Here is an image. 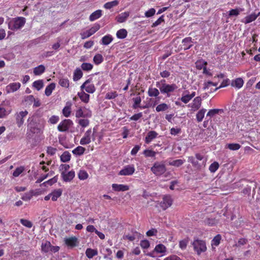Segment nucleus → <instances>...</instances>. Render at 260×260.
<instances>
[{
    "label": "nucleus",
    "mask_w": 260,
    "mask_h": 260,
    "mask_svg": "<svg viewBox=\"0 0 260 260\" xmlns=\"http://www.w3.org/2000/svg\"><path fill=\"white\" fill-rule=\"evenodd\" d=\"M156 86L159 88L160 93L163 94H167V97H170L171 93L178 88V86L176 84H167L164 79L161 80L159 82H156Z\"/></svg>",
    "instance_id": "obj_1"
},
{
    "label": "nucleus",
    "mask_w": 260,
    "mask_h": 260,
    "mask_svg": "<svg viewBox=\"0 0 260 260\" xmlns=\"http://www.w3.org/2000/svg\"><path fill=\"white\" fill-rule=\"evenodd\" d=\"M188 161L190 162L194 168L201 169L205 167L207 158L200 153H196L195 157L188 156Z\"/></svg>",
    "instance_id": "obj_2"
},
{
    "label": "nucleus",
    "mask_w": 260,
    "mask_h": 260,
    "mask_svg": "<svg viewBox=\"0 0 260 260\" xmlns=\"http://www.w3.org/2000/svg\"><path fill=\"white\" fill-rule=\"evenodd\" d=\"M27 130L32 134H38L41 131V128L40 126V120L35 116H32L27 119Z\"/></svg>",
    "instance_id": "obj_3"
},
{
    "label": "nucleus",
    "mask_w": 260,
    "mask_h": 260,
    "mask_svg": "<svg viewBox=\"0 0 260 260\" xmlns=\"http://www.w3.org/2000/svg\"><path fill=\"white\" fill-rule=\"evenodd\" d=\"M26 22L24 17H18L10 21L8 24L9 28L11 30L18 29L22 27Z\"/></svg>",
    "instance_id": "obj_4"
},
{
    "label": "nucleus",
    "mask_w": 260,
    "mask_h": 260,
    "mask_svg": "<svg viewBox=\"0 0 260 260\" xmlns=\"http://www.w3.org/2000/svg\"><path fill=\"white\" fill-rule=\"evenodd\" d=\"M194 250L197 252L198 255L207 250L206 242L202 240L196 239L192 242Z\"/></svg>",
    "instance_id": "obj_5"
},
{
    "label": "nucleus",
    "mask_w": 260,
    "mask_h": 260,
    "mask_svg": "<svg viewBox=\"0 0 260 260\" xmlns=\"http://www.w3.org/2000/svg\"><path fill=\"white\" fill-rule=\"evenodd\" d=\"M151 171L156 176L163 174L167 170L164 162H155L151 168Z\"/></svg>",
    "instance_id": "obj_6"
},
{
    "label": "nucleus",
    "mask_w": 260,
    "mask_h": 260,
    "mask_svg": "<svg viewBox=\"0 0 260 260\" xmlns=\"http://www.w3.org/2000/svg\"><path fill=\"white\" fill-rule=\"evenodd\" d=\"M76 117L80 118H90L92 116V112L88 109L86 108L79 107L78 110L76 111L75 113Z\"/></svg>",
    "instance_id": "obj_7"
},
{
    "label": "nucleus",
    "mask_w": 260,
    "mask_h": 260,
    "mask_svg": "<svg viewBox=\"0 0 260 260\" xmlns=\"http://www.w3.org/2000/svg\"><path fill=\"white\" fill-rule=\"evenodd\" d=\"M73 124V121L69 119H64L58 125L57 129L59 132H63L68 131L70 127Z\"/></svg>",
    "instance_id": "obj_8"
},
{
    "label": "nucleus",
    "mask_w": 260,
    "mask_h": 260,
    "mask_svg": "<svg viewBox=\"0 0 260 260\" xmlns=\"http://www.w3.org/2000/svg\"><path fill=\"white\" fill-rule=\"evenodd\" d=\"M135 169L134 165H128L124 166L118 173L119 175L129 176L133 174Z\"/></svg>",
    "instance_id": "obj_9"
},
{
    "label": "nucleus",
    "mask_w": 260,
    "mask_h": 260,
    "mask_svg": "<svg viewBox=\"0 0 260 260\" xmlns=\"http://www.w3.org/2000/svg\"><path fill=\"white\" fill-rule=\"evenodd\" d=\"M28 114L26 110L21 111L15 114L16 123L19 127H20L24 123V118Z\"/></svg>",
    "instance_id": "obj_10"
},
{
    "label": "nucleus",
    "mask_w": 260,
    "mask_h": 260,
    "mask_svg": "<svg viewBox=\"0 0 260 260\" xmlns=\"http://www.w3.org/2000/svg\"><path fill=\"white\" fill-rule=\"evenodd\" d=\"M75 176L74 171L71 170L68 172H64V171H61V176L62 180L64 182H70L73 180Z\"/></svg>",
    "instance_id": "obj_11"
},
{
    "label": "nucleus",
    "mask_w": 260,
    "mask_h": 260,
    "mask_svg": "<svg viewBox=\"0 0 260 260\" xmlns=\"http://www.w3.org/2000/svg\"><path fill=\"white\" fill-rule=\"evenodd\" d=\"M166 251L167 248L166 246L162 244H159L156 245L154 250L152 252L147 254V255L154 257V253L155 252L158 253H165Z\"/></svg>",
    "instance_id": "obj_12"
},
{
    "label": "nucleus",
    "mask_w": 260,
    "mask_h": 260,
    "mask_svg": "<svg viewBox=\"0 0 260 260\" xmlns=\"http://www.w3.org/2000/svg\"><path fill=\"white\" fill-rule=\"evenodd\" d=\"M172 204V200L170 196H165L162 201L160 203V206L162 210H165Z\"/></svg>",
    "instance_id": "obj_13"
},
{
    "label": "nucleus",
    "mask_w": 260,
    "mask_h": 260,
    "mask_svg": "<svg viewBox=\"0 0 260 260\" xmlns=\"http://www.w3.org/2000/svg\"><path fill=\"white\" fill-rule=\"evenodd\" d=\"M20 86L21 84L19 82H13L6 86V91L8 93L13 92L19 89Z\"/></svg>",
    "instance_id": "obj_14"
},
{
    "label": "nucleus",
    "mask_w": 260,
    "mask_h": 260,
    "mask_svg": "<svg viewBox=\"0 0 260 260\" xmlns=\"http://www.w3.org/2000/svg\"><path fill=\"white\" fill-rule=\"evenodd\" d=\"M91 129H89L84 134V137L81 139L80 143L82 145L88 144L91 142Z\"/></svg>",
    "instance_id": "obj_15"
},
{
    "label": "nucleus",
    "mask_w": 260,
    "mask_h": 260,
    "mask_svg": "<svg viewBox=\"0 0 260 260\" xmlns=\"http://www.w3.org/2000/svg\"><path fill=\"white\" fill-rule=\"evenodd\" d=\"M78 239L75 237H72L64 239L65 244L69 247H74L77 245Z\"/></svg>",
    "instance_id": "obj_16"
},
{
    "label": "nucleus",
    "mask_w": 260,
    "mask_h": 260,
    "mask_svg": "<svg viewBox=\"0 0 260 260\" xmlns=\"http://www.w3.org/2000/svg\"><path fill=\"white\" fill-rule=\"evenodd\" d=\"M192 40L191 37H186L183 39L182 43L183 46L184 50H186L190 49L192 46Z\"/></svg>",
    "instance_id": "obj_17"
},
{
    "label": "nucleus",
    "mask_w": 260,
    "mask_h": 260,
    "mask_svg": "<svg viewBox=\"0 0 260 260\" xmlns=\"http://www.w3.org/2000/svg\"><path fill=\"white\" fill-rule=\"evenodd\" d=\"M112 188L116 191H124L129 189V186L124 184H113Z\"/></svg>",
    "instance_id": "obj_18"
},
{
    "label": "nucleus",
    "mask_w": 260,
    "mask_h": 260,
    "mask_svg": "<svg viewBox=\"0 0 260 260\" xmlns=\"http://www.w3.org/2000/svg\"><path fill=\"white\" fill-rule=\"evenodd\" d=\"M158 135V134L154 131L149 132L145 137V141L146 144H149L150 142L155 139Z\"/></svg>",
    "instance_id": "obj_19"
},
{
    "label": "nucleus",
    "mask_w": 260,
    "mask_h": 260,
    "mask_svg": "<svg viewBox=\"0 0 260 260\" xmlns=\"http://www.w3.org/2000/svg\"><path fill=\"white\" fill-rule=\"evenodd\" d=\"M129 15L128 12H125L121 13L116 17V20L119 23H122L125 22Z\"/></svg>",
    "instance_id": "obj_20"
},
{
    "label": "nucleus",
    "mask_w": 260,
    "mask_h": 260,
    "mask_svg": "<svg viewBox=\"0 0 260 260\" xmlns=\"http://www.w3.org/2000/svg\"><path fill=\"white\" fill-rule=\"evenodd\" d=\"M244 84V81L241 78H238L232 81L231 86L239 89L241 88Z\"/></svg>",
    "instance_id": "obj_21"
},
{
    "label": "nucleus",
    "mask_w": 260,
    "mask_h": 260,
    "mask_svg": "<svg viewBox=\"0 0 260 260\" xmlns=\"http://www.w3.org/2000/svg\"><path fill=\"white\" fill-rule=\"evenodd\" d=\"M260 15V12H259L257 14L255 13H252L249 15L246 16L244 18L245 21L244 23L245 24L249 23L255 20L257 17Z\"/></svg>",
    "instance_id": "obj_22"
},
{
    "label": "nucleus",
    "mask_w": 260,
    "mask_h": 260,
    "mask_svg": "<svg viewBox=\"0 0 260 260\" xmlns=\"http://www.w3.org/2000/svg\"><path fill=\"white\" fill-rule=\"evenodd\" d=\"M202 103V99L200 96H197L195 98L193 101V104L192 105V108L194 109V110H198L201 106Z\"/></svg>",
    "instance_id": "obj_23"
},
{
    "label": "nucleus",
    "mask_w": 260,
    "mask_h": 260,
    "mask_svg": "<svg viewBox=\"0 0 260 260\" xmlns=\"http://www.w3.org/2000/svg\"><path fill=\"white\" fill-rule=\"evenodd\" d=\"M62 189H57L53 190L51 193V199L53 201H56L62 194Z\"/></svg>",
    "instance_id": "obj_24"
},
{
    "label": "nucleus",
    "mask_w": 260,
    "mask_h": 260,
    "mask_svg": "<svg viewBox=\"0 0 260 260\" xmlns=\"http://www.w3.org/2000/svg\"><path fill=\"white\" fill-rule=\"evenodd\" d=\"M51 244L49 241H46L43 242L41 245V249L42 251L47 253L50 251L51 248Z\"/></svg>",
    "instance_id": "obj_25"
},
{
    "label": "nucleus",
    "mask_w": 260,
    "mask_h": 260,
    "mask_svg": "<svg viewBox=\"0 0 260 260\" xmlns=\"http://www.w3.org/2000/svg\"><path fill=\"white\" fill-rule=\"evenodd\" d=\"M244 10V9L241 8H237L235 9H232L229 11V17L232 16H237L239 15L241 12H243Z\"/></svg>",
    "instance_id": "obj_26"
},
{
    "label": "nucleus",
    "mask_w": 260,
    "mask_h": 260,
    "mask_svg": "<svg viewBox=\"0 0 260 260\" xmlns=\"http://www.w3.org/2000/svg\"><path fill=\"white\" fill-rule=\"evenodd\" d=\"M102 11L101 10H98L94 11L90 15L89 20L91 21H93L99 18L102 16Z\"/></svg>",
    "instance_id": "obj_27"
},
{
    "label": "nucleus",
    "mask_w": 260,
    "mask_h": 260,
    "mask_svg": "<svg viewBox=\"0 0 260 260\" xmlns=\"http://www.w3.org/2000/svg\"><path fill=\"white\" fill-rule=\"evenodd\" d=\"M85 254L88 258H91L98 254V250L89 248L86 250Z\"/></svg>",
    "instance_id": "obj_28"
},
{
    "label": "nucleus",
    "mask_w": 260,
    "mask_h": 260,
    "mask_svg": "<svg viewBox=\"0 0 260 260\" xmlns=\"http://www.w3.org/2000/svg\"><path fill=\"white\" fill-rule=\"evenodd\" d=\"M45 71V66L44 65L41 64L34 69V74L35 75H40L43 74Z\"/></svg>",
    "instance_id": "obj_29"
},
{
    "label": "nucleus",
    "mask_w": 260,
    "mask_h": 260,
    "mask_svg": "<svg viewBox=\"0 0 260 260\" xmlns=\"http://www.w3.org/2000/svg\"><path fill=\"white\" fill-rule=\"evenodd\" d=\"M71 155L69 151H64L60 156V160L63 162H67L70 160Z\"/></svg>",
    "instance_id": "obj_30"
},
{
    "label": "nucleus",
    "mask_w": 260,
    "mask_h": 260,
    "mask_svg": "<svg viewBox=\"0 0 260 260\" xmlns=\"http://www.w3.org/2000/svg\"><path fill=\"white\" fill-rule=\"evenodd\" d=\"M83 76V73L80 68H77L74 72L73 75L74 81H77L81 79Z\"/></svg>",
    "instance_id": "obj_31"
},
{
    "label": "nucleus",
    "mask_w": 260,
    "mask_h": 260,
    "mask_svg": "<svg viewBox=\"0 0 260 260\" xmlns=\"http://www.w3.org/2000/svg\"><path fill=\"white\" fill-rule=\"evenodd\" d=\"M160 91L156 88L150 87L148 89V94L150 97H157L159 94Z\"/></svg>",
    "instance_id": "obj_32"
},
{
    "label": "nucleus",
    "mask_w": 260,
    "mask_h": 260,
    "mask_svg": "<svg viewBox=\"0 0 260 260\" xmlns=\"http://www.w3.org/2000/svg\"><path fill=\"white\" fill-rule=\"evenodd\" d=\"M55 87V84L54 83H51L49 85H48L45 89V93L47 96H50L53 90L54 89Z\"/></svg>",
    "instance_id": "obj_33"
},
{
    "label": "nucleus",
    "mask_w": 260,
    "mask_h": 260,
    "mask_svg": "<svg viewBox=\"0 0 260 260\" xmlns=\"http://www.w3.org/2000/svg\"><path fill=\"white\" fill-rule=\"evenodd\" d=\"M78 95L82 102L85 103H87L89 102V95L88 94L86 93L84 91H82L79 92Z\"/></svg>",
    "instance_id": "obj_34"
},
{
    "label": "nucleus",
    "mask_w": 260,
    "mask_h": 260,
    "mask_svg": "<svg viewBox=\"0 0 260 260\" xmlns=\"http://www.w3.org/2000/svg\"><path fill=\"white\" fill-rule=\"evenodd\" d=\"M127 32L125 29L122 28L117 31L116 36L118 39H123L127 36Z\"/></svg>",
    "instance_id": "obj_35"
},
{
    "label": "nucleus",
    "mask_w": 260,
    "mask_h": 260,
    "mask_svg": "<svg viewBox=\"0 0 260 260\" xmlns=\"http://www.w3.org/2000/svg\"><path fill=\"white\" fill-rule=\"evenodd\" d=\"M113 41L112 37L110 35H107L103 37L102 39V44L104 45H109Z\"/></svg>",
    "instance_id": "obj_36"
},
{
    "label": "nucleus",
    "mask_w": 260,
    "mask_h": 260,
    "mask_svg": "<svg viewBox=\"0 0 260 260\" xmlns=\"http://www.w3.org/2000/svg\"><path fill=\"white\" fill-rule=\"evenodd\" d=\"M85 151V148L82 146H78L72 151V153L76 155H82Z\"/></svg>",
    "instance_id": "obj_37"
},
{
    "label": "nucleus",
    "mask_w": 260,
    "mask_h": 260,
    "mask_svg": "<svg viewBox=\"0 0 260 260\" xmlns=\"http://www.w3.org/2000/svg\"><path fill=\"white\" fill-rule=\"evenodd\" d=\"M104 60V58L101 54H96L94 55L93 58L94 63L98 65L101 63Z\"/></svg>",
    "instance_id": "obj_38"
},
{
    "label": "nucleus",
    "mask_w": 260,
    "mask_h": 260,
    "mask_svg": "<svg viewBox=\"0 0 260 260\" xmlns=\"http://www.w3.org/2000/svg\"><path fill=\"white\" fill-rule=\"evenodd\" d=\"M169 106L167 104L162 103V104L158 105L156 107V111L157 112L165 111L169 109Z\"/></svg>",
    "instance_id": "obj_39"
},
{
    "label": "nucleus",
    "mask_w": 260,
    "mask_h": 260,
    "mask_svg": "<svg viewBox=\"0 0 260 260\" xmlns=\"http://www.w3.org/2000/svg\"><path fill=\"white\" fill-rule=\"evenodd\" d=\"M206 111L205 109H202L200 110L197 114L196 117L197 120L198 122H201L203 120L204 117L205 113Z\"/></svg>",
    "instance_id": "obj_40"
},
{
    "label": "nucleus",
    "mask_w": 260,
    "mask_h": 260,
    "mask_svg": "<svg viewBox=\"0 0 260 260\" xmlns=\"http://www.w3.org/2000/svg\"><path fill=\"white\" fill-rule=\"evenodd\" d=\"M119 2L117 0H115L112 2L106 3L104 7L106 9H110L111 8L117 6Z\"/></svg>",
    "instance_id": "obj_41"
},
{
    "label": "nucleus",
    "mask_w": 260,
    "mask_h": 260,
    "mask_svg": "<svg viewBox=\"0 0 260 260\" xmlns=\"http://www.w3.org/2000/svg\"><path fill=\"white\" fill-rule=\"evenodd\" d=\"M81 68L84 71L88 72L92 69L93 65L90 63L84 62L81 64Z\"/></svg>",
    "instance_id": "obj_42"
},
{
    "label": "nucleus",
    "mask_w": 260,
    "mask_h": 260,
    "mask_svg": "<svg viewBox=\"0 0 260 260\" xmlns=\"http://www.w3.org/2000/svg\"><path fill=\"white\" fill-rule=\"evenodd\" d=\"M43 85V81L42 80L35 81L32 84L33 87L36 88L37 90H40L42 89Z\"/></svg>",
    "instance_id": "obj_43"
},
{
    "label": "nucleus",
    "mask_w": 260,
    "mask_h": 260,
    "mask_svg": "<svg viewBox=\"0 0 260 260\" xmlns=\"http://www.w3.org/2000/svg\"><path fill=\"white\" fill-rule=\"evenodd\" d=\"M133 100L134 102L133 108L134 109H136L140 107V104L141 102V98L140 96H137L136 98L133 99Z\"/></svg>",
    "instance_id": "obj_44"
},
{
    "label": "nucleus",
    "mask_w": 260,
    "mask_h": 260,
    "mask_svg": "<svg viewBox=\"0 0 260 260\" xmlns=\"http://www.w3.org/2000/svg\"><path fill=\"white\" fill-rule=\"evenodd\" d=\"M93 34H94L93 33V32L92 31L91 29L90 28L88 30L81 32L80 36H81V39L84 40L87 38H89V37L92 36Z\"/></svg>",
    "instance_id": "obj_45"
},
{
    "label": "nucleus",
    "mask_w": 260,
    "mask_h": 260,
    "mask_svg": "<svg viewBox=\"0 0 260 260\" xmlns=\"http://www.w3.org/2000/svg\"><path fill=\"white\" fill-rule=\"evenodd\" d=\"M24 167L22 166L17 168L13 172V176L15 177H18L24 171Z\"/></svg>",
    "instance_id": "obj_46"
},
{
    "label": "nucleus",
    "mask_w": 260,
    "mask_h": 260,
    "mask_svg": "<svg viewBox=\"0 0 260 260\" xmlns=\"http://www.w3.org/2000/svg\"><path fill=\"white\" fill-rule=\"evenodd\" d=\"M118 96V93L116 91L108 92L106 93L105 99L107 100H112Z\"/></svg>",
    "instance_id": "obj_47"
},
{
    "label": "nucleus",
    "mask_w": 260,
    "mask_h": 260,
    "mask_svg": "<svg viewBox=\"0 0 260 260\" xmlns=\"http://www.w3.org/2000/svg\"><path fill=\"white\" fill-rule=\"evenodd\" d=\"M54 174V171H51L49 173L46 175H43L42 176H41L38 179V180L36 181L37 183H40L41 182H42L44 180L46 179L48 176H51Z\"/></svg>",
    "instance_id": "obj_48"
},
{
    "label": "nucleus",
    "mask_w": 260,
    "mask_h": 260,
    "mask_svg": "<svg viewBox=\"0 0 260 260\" xmlns=\"http://www.w3.org/2000/svg\"><path fill=\"white\" fill-rule=\"evenodd\" d=\"M196 67L199 70L203 69L204 67H206L207 64V62L206 61L201 60H198L196 62Z\"/></svg>",
    "instance_id": "obj_49"
},
{
    "label": "nucleus",
    "mask_w": 260,
    "mask_h": 260,
    "mask_svg": "<svg viewBox=\"0 0 260 260\" xmlns=\"http://www.w3.org/2000/svg\"><path fill=\"white\" fill-rule=\"evenodd\" d=\"M219 111H222V110L218 109L210 110L207 114V117H209L211 118L216 114H218Z\"/></svg>",
    "instance_id": "obj_50"
},
{
    "label": "nucleus",
    "mask_w": 260,
    "mask_h": 260,
    "mask_svg": "<svg viewBox=\"0 0 260 260\" xmlns=\"http://www.w3.org/2000/svg\"><path fill=\"white\" fill-rule=\"evenodd\" d=\"M71 112V106H66L64 107V108L62 110V114L66 117H68L70 116Z\"/></svg>",
    "instance_id": "obj_51"
},
{
    "label": "nucleus",
    "mask_w": 260,
    "mask_h": 260,
    "mask_svg": "<svg viewBox=\"0 0 260 260\" xmlns=\"http://www.w3.org/2000/svg\"><path fill=\"white\" fill-rule=\"evenodd\" d=\"M78 124L82 127H85L87 126L89 124V120L87 119H80L78 121Z\"/></svg>",
    "instance_id": "obj_52"
},
{
    "label": "nucleus",
    "mask_w": 260,
    "mask_h": 260,
    "mask_svg": "<svg viewBox=\"0 0 260 260\" xmlns=\"http://www.w3.org/2000/svg\"><path fill=\"white\" fill-rule=\"evenodd\" d=\"M59 84L62 87L68 88L69 87V80L68 79L61 78L59 81Z\"/></svg>",
    "instance_id": "obj_53"
},
{
    "label": "nucleus",
    "mask_w": 260,
    "mask_h": 260,
    "mask_svg": "<svg viewBox=\"0 0 260 260\" xmlns=\"http://www.w3.org/2000/svg\"><path fill=\"white\" fill-rule=\"evenodd\" d=\"M240 147L241 145L238 143H231L227 145V148L232 150H237Z\"/></svg>",
    "instance_id": "obj_54"
},
{
    "label": "nucleus",
    "mask_w": 260,
    "mask_h": 260,
    "mask_svg": "<svg viewBox=\"0 0 260 260\" xmlns=\"http://www.w3.org/2000/svg\"><path fill=\"white\" fill-rule=\"evenodd\" d=\"M143 154L146 157H154L156 152L152 150L146 149L143 151Z\"/></svg>",
    "instance_id": "obj_55"
},
{
    "label": "nucleus",
    "mask_w": 260,
    "mask_h": 260,
    "mask_svg": "<svg viewBox=\"0 0 260 260\" xmlns=\"http://www.w3.org/2000/svg\"><path fill=\"white\" fill-rule=\"evenodd\" d=\"M221 239V237L220 235H216L212 241V245L216 246H218L220 243Z\"/></svg>",
    "instance_id": "obj_56"
},
{
    "label": "nucleus",
    "mask_w": 260,
    "mask_h": 260,
    "mask_svg": "<svg viewBox=\"0 0 260 260\" xmlns=\"http://www.w3.org/2000/svg\"><path fill=\"white\" fill-rule=\"evenodd\" d=\"M219 164L217 162L214 161L212 163L209 167V170L211 172L214 173L218 169Z\"/></svg>",
    "instance_id": "obj_57"
},
{
    "label": "nucleus",
    "mask_w": 260,
    "mask_h": 260,
    "mask_svg": "<svg viewBox=\"0 0 260 260\" xmlns=\"http://www.w3.org/2000/svg\"><path fill=\"white\" fill-rule=\"evenodd\" d=\"M88 177L87 173L84 170H80L78 173V177L80 180H85Z\"/></svg>",
    "instance_id": "obj_58"
},
{
    "label": "nucleus",
    "mask_w": 260,
    "mask_h": 260,
    "mask_svg": "<svg viewBox=\"0 0 260 260\" xmlns=\"http://www.w3.org/2000/svg\"><path fill=\"white\" fill-rule=\"evenodd\" d=\"M58 180V175H56L53 177L52 178L48 180V181L44 182L43 184L45 185L46 186V184H49V185H52V184H54L55 183L57 182Z\"/></svg>",
    "instance_id": "obj_59"
},
{
    "label": "nucleus",
    "mask_w": 260,
    "mask_h": 260,
    "mask_svg": "<svg viewBox=\"0 0 260 260\" xmlns=\"http://www.w3.org/2000/svg\"><path fill=\"white\" fill-rule=\"evenodd\" d=\"M185 162L184 160L182 159H176L173 160L172 162L170 163L171 165L179 167L182 165Z\"/></svg>",
    "instance_id": "obj_60"
},
{
    "label": "nucleus",
    "mask_w": 260,
    "mask_h": 260,
    "mask_svg": "<svg viewBox=\"0 0 260 260\" xmlns=\"http://www.w3.org/2000/svg\"><path fill=\"white\" fill-rule=\"evenodd\" d=\"M184 92L187 93V94H185V95H183L180 99L184 103L187 104L191 100L190 99V97L188 96L189 91L187 90H186Z\"/></svg>",
    "instance_id": "obj_61"
},
{
    "label": "nucleus",
    "mask_w": 260,
    "mask_h": 260,
    "mask_svg": "<svg viewBox=\"0 0 260 260\" xmlns=\"http://www.w3.org/2000/svg\"><path fill=\"white\" fill-rule=\"evenodd\" d=\"M20 223L23 225H24L27 228H30L32 226V224L31 222H30V221H29L27 219H21Z\"/></svg>",
    "instance_id": "obj_62"
},
{
    "label": "nucleus",
    "mask_w": 260,
    "mask_h": 260,
    "mask_svg": "<svg viewBox=\"0 0 260 260\" xmlns=\"http://www.w3.org/2000/svg\"><path fill=\"white\" fill-rule=\"evenodd\" d=\"M140 245L142 248L147 249L150 246V243L147 240H143L141 241Z\"/></svg>",
    "instance_id": "obj_63"
},
{
    "label": "nucleus",
    "mask_w": 260,
    "mask_h": 260,
    "mask_svg": "<svg viewBox=\"0 0 260 260\" xmlns=\"http://www.w3.org/2000/svg\"><path fill=\"white\" fill-rule=\"evenodd\" d=\"M188 240L184 239L179 242V247L182 249H185L186 248Z\"/></svg>",
    "instance_id": "obj_64"
}]
</instances>
